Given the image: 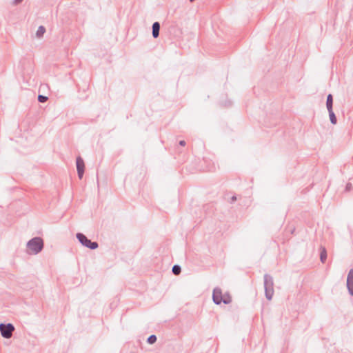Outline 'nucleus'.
I'll return each instance as SVG.
<instances>
[{"instance_id": "1", "label": "nucleus", "mask_w": 353, "mask_h": 353, "mask_svg": "<svg viewBox=\"0 0 353 353\" xmlns=\"http://www.w3.org/2000/svg\"><path fill=\"white\" fill-rule=\"evenodd\" d=\"M44 243L41 237H34L27 243L28 252L30 254H37L43 249Z\"/></svg>"}, {"instance_id": "2", "label": "nucleus", "mask_w": 353, "mask_h": 353, "mask_svg": "<svg viewBox=\"0 0 353 353\" xmlns=\"http://www.w3.org/2000/svg\"><path fill=\"white\" fill-rule=\"evenodd\" d=\"M264 289L265 295L268 300L270 301L274 295V280L273 277L268 274H264Z\"/></svg>"}, {"instance_id": "3", "label": "nucleus", "mask_w": 353, "mask_h": 353, "mask_svg": "<svg viewBox=\"0 0 353 353\" xmlns=\"http://www.w3.org/2000/svg\"><path fill=\"white\" fill-rule=\"evenodd\" d=\"M76 237L82 245L90 250H95L99 247V244L97 241H91V240L88 239L83 233H77Z\"/></svg>"}, {"instance_id": "4", "label": "nucleus", "mask_w": 353, "mask_h": 353, "mask_svg": "<svg viewBox=\"0 0 353 353\" xmlns=\"http://www.w3.org/2000/svg\"><path fill=\"white\" fill-rule=\"evenodd\" d=\"M14 330V326L12 323H0V332L3 338H11Z\"/></svg>"}, {"instance_id": "5", "label": "nucleus", "mask_w": 353, "mask_h": 353, "mask_svg": "<svg viewBox=\"0 0 353 353\" xmlns=\"http://www.w3.org/2000/svg\"><path fill=\"white\" fill-rule=\"evenodd\" d=\"M76 165L78 176L80 179H81L85 172V163L83 159L80 156L77 157Z\"/></svg>"}, {"instance_id": "6", "label": "nucleus", "mask_w": 353, "mask_h": 353, "mask_svg": "<svg viewBox=\"0 0 353 353\" xmlns=\"http://www.w3.org/2000/svg\"><path fill=\"white\" fill-rule=\"evenodd\" d=\"M222 290L219 288H215L212 293V300L216 305H219L222 303L223 300Z\"/></svg>"}, {"instance_id": "7", "label": "nucleus", "mask_w": 353, "mask_h": 353, "mask_svg": "<svg viewBox=\"0 0 353 353\" xmlns=\"http://www.w3.org/2000/svg\"><path fill=\"white\" fill-rule=\"evenodd\" d=\"M347 288L350 294L353 296V269H351L347 274Z\"/></svg>"}, {"instance_id": "8", "label": "nucleus", "mask_w": 353, "mask_h": 353, "mask_svg": "<svg viewBox=\"0 0 353 353\" xmlns=\"http://www.w3.org/2000/svg\"><path fill=\"white\" fill-rule=\"evenodd\" d=\"M161 25L158 21H156L153 23L152 29V37L154 39H157L159 36V31H160Z\"/></svg>"}, {"instance_id": "9", "label": "nucleus", "mask_w": 353, "mask_h": 353, "mask_svg": "<svg viewBox=\"0 0 353 353\" xmlns=\"http://www.w3.org/2000/svg\"><path fill=\"white\" fill-rule=\"evenodd\" d=\"M327 259V250L325 247H320V261L325 263Z\"/></svg>"}, {"instance_id": "10", "label": "nucleus", "mask_w": 353, "mask_h": 353, "mask_svg": "<svg viewBox=\"0 0 353 353\" xmlns=\"http://www.w3.org/2000/svg\"><path fill=\"white\" fill-rule=\"evenodd\" d=\"M326 107L327 110L333 109V97L331 94L327 96Z\"/></svg>"}, {"instance_id": "11", "label": "nucleus", "mask_w": 353, "mask_h": 353, "mask_svg": "<svg viewBox=\"0 0 353 353\" xmlns=\"http://www.w3.org/2000/svg\"><path fill=\"white\" fill-rule=\"evenodd\" d=\"M328 112H329V117H330V122L335 125L337 122V119H336V117L334 114V112H333V109H331V110H327Z\"/></svg>"}, {"instance_id": "12", "label": "nucleus", "mask_w": 353, "mask_h": 353, "mask_svg": "<svg viewBox=\"0 0 353 353\" xmlns=\"http://www.w3.org/2000/svg\"><path fill=\"white\" fill-rule=\"evenodd\" d=\"M222 300V303H223L224 304H229L232 302V298L229 293H225L223 294Z\"/></svg>"}, {"instance_id": "13", "label": "nucleus", "mask_w": 353, "mask_h": 353, "mask_svg": "<svg viewBox=\"0 0 353 353\" xmlns=\"http://www.w3.org/2000/svg\"><path fill=\"white\" fill-rule=\"evenodd\" d=\"M172 272L174 275H179L181 272V268L179 265H174L172 269Z\"/></svg>"}, {"instance_id": "14", "label": "nucleus", "mask_w": 353, "mask_h": 353, "mask_svg": "<svg viewBox=\"0 0 353 353\" xmlns=\"http://www.w3.org/2000/svg\"><path fill=\"white\" fill-rule=\"evenodd\" d=\"M45 32H46V28L43 26H41L38 28L36 35L37 37L39 38L43 35Z\"/></svg>"}, {"instance_id": "15", "label": "nucleus", "mask_w": 353, "mask_h": 353, "mask_svg": "<svg viewBox=\"0 0 353 353\" xmlns=\"http://www.w3.org/2000/svg\"><path fill=\"white\" fill-rule=\"evenodd\" d=\"M157 340V337L156 335L154 334H152L150 335L148 339H147V342L149 343V344H154Z\"/></svg>"}, {"instance_id": "16", "label": "nucleus", "mask_w": 353, "mask_h": 353, "mask_svg": "<svg viewBox=\"0 0 353 353\" xmlns=\"http://www.w3.org/2000/svg\"><path fill=\"white\" fill-rule=\"evenodd\" d=\"M48 98L46 96L39 94L38 96V101L40 103H45L48 101Z\"/></svg>"}, {"instance_id": "17", "label": "nucleus", "mask_w": 353, "mask_h": 353, "mask_svg": "<svg viewBox=\"0 0 353 353\" xmlns=\"http://www.w3.org/2000/svg\"><path fill=\"white\" fill-rule=\"evenodd\" d=\"M236 196L235 195L232 196L230 199V203H233L236 201Z\"/></svg>"}, {"instance_id": "18", "label": "nucleus", "mask_w": 353, "mask_h": 353, "mask_svg": "<svg viewBox=\"0 0 353 353\" xmlns=\"http://www.w3.org/2000/svg\"><path fill=\"white\" fill-rule=\"evenodd\" d=\"M179 144L181 146H185L186 145V142L184 140H181L179 141Z\"/></svg>"}, {"instance_id": "19", "label": "nucleus", "mask_w": 353, "mask_h": 353, "mask_svg": "<svg viewBox=\"0 0 353 353\" xmlns=\"http://www.w3.org/2000/svg\"><path fill=\"white\" fill-rule=\"evenodd\" d=\"M23 0H14V4L17 5L21 3Z\"/></svg>"}, {"instance_id": "20", "label": "nucleus", "mask_w": 353, "mask_h": 353, "mask_svg": "<svg viewBox=\"0 0 353 353\" xmlns=\"http://www.w3.org/2000/svg\"><path fill=\"white\" fill-rule=\"evenodd\" d=\"M350 188H351V183H347V184L346 185V190H350Z\"/></svg>"}, {"instance_id": "21", "label": "nucleus", "mask_w": 353, "mask_h": 353, "mask_svg": "<svg viewBox=\"0 0 353 353\" xmlns=\"http://www.w3.org/2000/svg\"><path fill=\"white\" fill-rule=\"evenodd\" d=\"M195 0H190V2H194Z\"/></svg>"}]
</instances>
